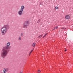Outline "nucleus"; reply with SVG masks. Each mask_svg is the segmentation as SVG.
I'll list each match as a JSON object with an SVG mask.
<instances>
[{
	"label": "nucleus",
	"instance_id": "nucleus-1",
	"mask_svg": "<svg viewBox=\"0 0 73 73\" xmlns=\"http://www.w3.org/2000/svg\"><path fill=\"white\" fill-rule=\"evenodd\" d=\"M11 47L12 46H9L8 48H6L5 50L1 52V57L3 58H5L7 56V54H8L9 52H11L10 51H11L10 49H11Z\"/></svg>",
	"mask_w": 73,
	"mask_h": 73
},
{
	"label": "nucleus",
	"instance_id": "nucleus-2",
	"mask_svg": "<svg viewBox=\"0 0 73 73\" xmlns=\"http://www.w3.org/2000/svg\"><path fill=\"white\" fill-rule=\"evenodd\" d=\"M7 28L9 29V25H4V27H3L1 28V32L2 33V35H5L7 32Z\"/></svg>",
	"mask_w": 73,
	"mask_h": 73
},
{
	"label": "nucleus",
	"instance_id": "nucleus-3",
	"mask_svg": "<svg viewBox=\"0 0 73 73\" xmlns=\"http://www.w3.org/2000/svg\"><path fill=\"white\" fill-rule=\"evenodd\" d=\"M10 42H8L7 44H6L5 46L3 47L1 52L4 51V50L6 49H8V47H9V46L10 45Z\"/></svg>",
	"mask_w": 73,
	"mask_h": 73
},
{
	"label": "nucleus",
	"instance_id": "nucleus-4",
	"mask_svg": "<svg viewBox=\"0 0 73 73\" xmlns=\"http://www.w3.org/2000/svg\"><path fill=\"white\" fill-rule=\"evenodd\" d=\"M29 24V21H25L24 23L23 24V28H27L28 27V25Z\"/></svg>",
	"mask_w": 73,
	"mask_h": 73
},
{
	"label": "nucleus",
	"instance_id": "nucleus-5",
	"mask_svg": "<svg viewBox=\"0 0 73 73\" xmlns=\"http://www.w3.org/2000/svg\"><path fill=\"white\" fill-rule=\"evenodd\" d=\"M23 10H20L18 12V13L19 15H21L23 14Z\"/></svg>",
	"mask_w": 73,
	"mask_h": 73
},
{
	"label": "nucleus",
	"instance_id": "nucleus-6",
	"mask_svg": "<svg viewBox=\"0 0 73 73\" xmlns=\"http://www.w3.org/2000/svg\"><path fill=\"white\" fill-rule=\"evenodd\" d=\"M66 19L69 20L70 19V16L69 15H67L65 16Z\"/></svg>",
	"mask_w": 73,
	"mask_h": 73
},
{
	"label": "nucleus",
	"instance_id": "nucleus-7",
	"mask_svg": "<svg viewBox=\"0 0 73 73\" xmlns=\"http://www.w3.org/2000/svg\"><path fill=\"white\" fill-rule=\"evenodd\" d=\"M25 8V7H24V5L22 6L21 7V10L22 11H23V9H24Z\"/></svg>",
	"mask_w": 73,
	"mask_h": 73
},
{
	"label": "nucleus",
	"instance_id": "nucleus-8",
	"mask_svg": "<svg viewBox=\"0 0 73 73\" xmlns=\"http://www.w3.org/2000/svg\"><path fill=\"white\" fill-rule=\"evenodd\" d=\"M35 45H36V43H33V45H32L33 47L35 46Z\"/></svg>",
	"mask_w": 73,
	"mask_h": 73
},
{
	"label": "nucleus",
	"instance_id": "nucleus-9",
	"mask_svg": "<svg viewBox=\"0 0 73 73\" xmlns=\"http://www.w3.org/2000/svg\"><path fill=\"white\" fill-rule=\"evenodd\" d=\"M23 33H22L21 34V37H23L24 36V35H23Z\"/></svg>",
	"mask_w": 73,
	"mask_h": 73
},
{
	"label": "nucleus",
	"instance_id": "nucleus-10",
	"mask_svg": "<svg viewBox=\"0 0 73 73\" xmlns=\"http://www.w3.org/2000/svg\"><path fill=\"white\" fill-rule=\"evenodd\" d=\"M46 35H47V33L45 34L43 36V38H44V37H46Z\"/></svg>",
	"mask_w": 73,
	"mask_h": 73
},
{
	"label": "nucleus",
	"instance_id": "nucleus-11",
	"mask_svg": "<svg viewBox=\"0 0 73 73\" xmlns=\"http://www.w3.org/2000/svg\"><path fill=\"white\" fill-rule=\"evenodd\" d=\"M40 20H41L40 19L37 22V23H40Z\"/></svg>",
	"mask_w": 73,
	"mask_h": 73
},
{
	"label": "nucleus",
	"instance_id": "nucleus-12",
	"mask_svg": "<svg viewBox=\"0 0 73 73\" xmlns=\"http://www.w3.org/2000/svg\"><path fill=\"white\" fill-rule=\"evenodd\" d=\"M55 9H58V7H57V6H56L55 7Z\"/></svg>",
	"mask_w": 73,
	"mask_h": 73
},
{
	"label": "nucleus",
	"instance_id": "nucleus-13",
	"mask_svg": "<svg viewBox=\"0 0 73 73\" xmlns=\"http://www.w3.org/2000/svg\"><path fill=\"white\" fill-rule=\"evenodd\" d=\"M55 28L56 29H57V28H58V26H56L55 27Z\"/></svg>",
	"mask_w": 73,
	"mask_h": 73
},
{
	"label": "nucleus",
	"instance_id": "nucleus-14",
	"mask_svg": "<svg viewBox=\"0 0 73 73\" xmlns=\"http://www.w3.org/2000/svg\"><path fill=\"white\" fill-rule=\"evenodd\" d=\"M19 40H21V37H19V38L18 39Z\"/></svg>",
	"mask_w": 73,
	"mask_h": 73
},
{
	"label": "nucleus",
	"instance_id": "nucleus-15",
	"mask_svg": "<svg viewBox=\"0 0 73 73\" xmlns=\"http://www.w3.org/2000/svg\"><path fill=\"white\" fill-rule=\"evenodd\" d=\"M38 73H40V72H41V71H40V70H38Z\"/></svg>",
	"mask_w": 73,
	"mask_h": 73
},
{
	"label": "nucleus",
	"instance_id": "nucleus-16",
	"mask_svg": "<svg viewBox=\"0 0 73 73\" xmlns=\"http://www.w3.org/2000/svg\"><path fill=\"white\" fill-rule=\"evenodd\" d=\"M42 37V35H41L39 36V37L40 38V37Z\"/></svg>",
	"mask_w": 73,
	"mask_h": 73
},
{
	"label": "nucleus",
	"instance_id": "nucleus-17",
	"mask_svg": "<svg viewBox=\"0 0 73 73\" xmlns=\"http://www.w3.org/2000/svg\"><path fill=\"white\" fill-rule=\"evenodd\" d=\"M33 49L32 51H31V52H30V54H31V53L32 52H33Z\"/></svg>",
	"mask_w": 73,
	"mask_h": 73
},
{
	"label": "nucleus",
	"instance_id": "nucleus-18",
	"mask_svg": "<svg viewBox=\"0 0 73 73\" xmlns=\"http://www.w3.org/2000/svg\"><path fill=\"white\" fill-rule=\"evenodd\" d=\"M19 73H23V71H21Z\"/></svg>",
	"mask_w": 73,
	"mask_h": 73
},
{
	"label": "nucleus",
	"instance_id": "nucleus-19",
	"mask_svg": "<svg viewBox=\"0 0 73 73\" xmlns=\"http://www.w3.org/2000/svg\"><path fill=\"white\" fill-rule=\"evenodd\" d=\"M65 52H66V51H67V50L65 49Z\"/></svg>",
	"mask_w": 73,
	"mask_h": 73
},
{
	"label": "nucleus",
	"instance_id": "nucleus-20",
	"mask_svg": "<svg viewBox=\"0 0 73 73\" xmlns=\"http://www.w3.org/2000/svg\"><path fill=\"white\" fill-rule=\"evenodd\" d=\"M56 29V28H55V27H54V28L53 29V30H55V29Z\"/></svg>",
	"mask_w": 73,
	"mask_h": 73
},
{
	"label": "nucleus",
	"instance_id": "nucleus-21",
	"mask_svg": "<svg viewBox=\"0 0 73 73\" xmlns=\"http://www.w3.org/2000/svg\"><path fill=\"white\" fill-rule=\"evenodd\" d=\"M40 4L41 5H42V3H40Z\"/></svg>",
	"mask_w": 73,
	"mask_h": 73
}]
</instances>
